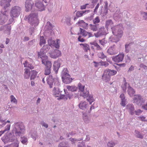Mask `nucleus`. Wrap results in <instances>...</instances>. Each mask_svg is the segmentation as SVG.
<instances>
[{"instance_id": "obj_43", "label": "nucleus", "mask_w": 147, "mask_h": 147, "mask_svg": "<svg viewBox=\"0 0 147 147\" xmlns=\"http://www.w3.org/2000/svg\"><path fill=\"white\" fill-rule=\"evenodd\" d=\"M19 142L18 140H16L15 142L12 143L10 146H7V147H18Z\"/></svg>"}, {"instance_id": "obj_41", "label": "nucleus", "mask_w": 147, "mask_h": 147, "mask_svg": "<svg viewBox=\"0 0 147 147\" xmlns=\"http://www.w3.org/2000/svg\"><path fill=\"white\" fill-rule=\"evenodd\" d=\"M80 45L83 47V49L85 51H87L88 50H90V47L89 45L86 44H81Z\"/></svg>"}, {"instance_id": "obj_18", "label": "nucleus", "mask_w": 147, "mask_h": 147, "mask_svg": "<svg viewBox=\"0 0 147 147\" xmlns=\"http://www.w3.org/2000/svg\"><path fill=\"white\" fill-rule=\"evenodd\" d=\"M61 54L60 51L57 49H56L50 53V57L52 58L55 59L60 56Z\"/></svg>"}, {"instance_id": "obj_47", "label": "nucleus", "mask_w": 147, "mask_h": 147, "mask_svg": "<svg viewBox=\"0 0 147 147\" xmlns=\"http://www.w3.org/2000/svg\"><path fill=\"white\" fill-rule=\"evenodd\" d=\"M99 42L101 45L104 47L107 44V40H105V38H104L101 40H99Z\"/></svg>"}, {"instance_id": "obj_29", "label": "nucleus", "mask_w": 147, "mask_h": 147, "mask_svg": "<svg viewBox=\"0 0 147 147\" xmlns=\"http://www.w3.org/2000/svg\"><path fill=\"white\" fill-rule=\"evenodd\" d=\"M53 26L49 22H47V25L45 26V30H52Z\"/></svg>"}, {"instance_id": "obj_45", "label": "nucleus", "mask_w": 147, "mask_h": 147, "mask_svg": "<svg viewBox=\"0 0 147 147\" xmlns=\"http://www.w3.org/2000/svg\"><path fill=\"white\" fill-rule=\"evenodd\" d=\"M135 134L136 137L138 138L142 139L144 137L141 134L138 130H135Z\"/></svg>"}, {"instance_id": "obj_42", "label": "nucleus", "mask_w": 147, "mask_h": 147, "mask_svg": "<svg viewBox=\"0 0 147 147\" xmlns=\"http://www.w3.org/2000/svg\"><path fill=\"white\" fill-rule=\"evenodd\" d=\"M88 97L87 98V100L89 102L90 104H91L94 101V99L93 96L91 95H89L88 94V96L86 98ZM86 98V97H85Z\"/></svg>"}, {"instance_id": "obj_54", "label": "nucleus", "mask_w": 147, "mask_h": 147, "mask_svg": "<svg viewBox=\"0 0 147 147\" xmlns=\"http://www.w3.org/2000/svg\"><path fill=\"white\" fill-rule=\"evenodd\" d=\"M98 57L101 59H104L105 58H106V56L105 55L103 52H100L98 54Z\"/></svg>"}, {"instance_id": "obj_31", "label": "nucleus", "mask_w": 147, "mask_h": 147, "mask_svg": "<svg viewBox=\"0 0 147 147\" xmlns=\"http://www.w3.org/2000/svg\"><path fill=\"white\" fill-rule=\"evenodd\" d=\"M77 24L80 26H81L83 27L84 28L86 27L88 25V24L86 23L83 20L79 21L77 23Z\"/></svg>"}, {"instance_id": "obj_28", "label": "nucleus", "mask_w": 147, "mask_h": 147, "mask_svg": "<svg viewBox=\"0 0 147 147\" xmlns=\"http://www.w3.org/2000/svg\"><path fill=\"white\" fill-rule=\"evenodd\" d=\"M90 28L92 30L94 31H96L98 30L99 27V24H90L89 25Z\"/></svg>"}, {"instance_id": "obj_21", "label": "nucleus", "mask_w": 147, "mask_h": 147, "mask_svg": "<svg viewBox=\"0 0 147 147\" xmlns=\"http://www.w3.org/2000/svg\"><path fill=\"white\" fill-rule=\"evenodd\" d=\"M32 1L31 0H27L25 4V7L26 8V11H28L31 9L32 7Z\"/></svg>"}, {"instance_id": "obj_48", "label": "nucleus", "mask_w": 147, "mask_h": 147, "mask_svg": "<svg viewBox=\"0 0 147 147\" xmlns=\"http://www.w3.org/2000/svg\"><path fill=\"white\" fill-rule=\"evenodd\" d=\"M105 5H104V13L106 14L108 13V3L107 1H106L104 2Z\"/></svg>"}, {"instance_id": "obj_53", "label": "nucleus", "mask_w": 147, "mask_h": 147, "mask_svg": "<svg viewBox=\"0 0 147 147\" xmlns=\"http://www.w3.org/2000/svg\"><path fill=\"white\" fill-rule=\"evenodd\" d=\"M94 24H97L100 22V19L98 16L96 17L93 20Z\"/></svg>"}, {"instance_id": "obj_39", "label": "nucleus", "mask_w": 147, "mask_h": 147, "mask_svg": "<svg viewBox=\"0 0 147 147\" xmlns=\"http://www.w3.org/2000/svg\"><path fill=\"white\" fill-rule=\"evenodd\" d=\"M4 29L7 32V33L8 34H10L11 28L10 24H8L6 25L4 27Z\"/></svg>"}, {"instance_id": "obj_38", "label": "nucleus", "mask_w": 147, "mask_h": 147, "mask_svg": "<svg viewBox=\"0 0 147 147\" xmlns=\"http://www.w3.org/2000/svg\"><path fill=\"white\" fill-rule=\"evenodd\" d=\"M113 22L111 20H108L106 21L105 23V27L108 28L109 27H111L113 25Z\"/></svg>"}, {"instance_id": "obj_50", "label": "nucleus", "mask_w": 147, "mask_h": 147, "mask_svg": "<svg viewBox=\"0 0 147 147\" xmlns=\"http://www.w3.org/2000/svg\"><path fill=\"white\" fill-rule=\"evenodd\" d=\"M83 119L85 122L86 123H89L90 121V118L86 115L84 116Z\"/></svg>"}, {"instance_id": "obj_36", "label": "nucleus", "mask_w": 147, "mask_h": 147, "mask_svg": "<svg viewBox=\"0 0 147 147\" xmlns=\"http://www.w3.org/2000/svg\"><path fill=\"white\" fill-rule=\"evenodd\" d=\"M58 147H69L68 143L67 142H62L59 144Z\"/></svg>"}, {"instance_id": "obj_32", "label": "nucleus", "mask_w": 147, "mask_h": 147, "mask_svg": "<svg viewBox=\"0 0 147 147\" xmlns=\"http://www.w3.org/2000/svg\"><path fill=\"white\" fill-rule=\"evenodd\" d=\"M1 139L5 144L8 142H11L9 136L8 134L5 136L4 137L2 138ZM10 140H11L10 139Z\"/></svg>"}, {"instance_id": "obj_51", "label": "nucleus", "mask_w": 147, "mask_h": 147, "mask_svg": "<svg viewBox=\"0 0 147 147\" xmlns=\"http://www.w3.org/2000/svg\"><path fill=\"white\" fill-rule=\"evenodd\" d=\"M45 40L44 39L43 36H41L40 38V42L39 44L41 46L43 45L45 43Z\"/></svg>"}, {"instance_id": "obj_17", "label": "nucleus", "mask_w": 147, "mask_h": 147, "mask_svg": "<svg viewBox=\"0 0 147 147\" xmlns=\"http://www.w3.org/2000/svg\"><path fill=\"white\" fill-rule=\"evenodd\" d=\"M124 56V54L123 53L119 54L113 58V60L117 63L121 62L123 61Z\"/></svg>"}, {"instance_id": "obj_19", "label": "nucleus", "mask_w": 147, "mask_h": 147, "mask_svg": "<svg viewBox=\"0 0 147 147\" xmlns=\"http://www.w3.org/2000/svg\"><path fill=\"white\" fill-rule=\"evenodd\" d=\"M61 65V63L60 60L54 61L53 65V69L56 73H57Z\"/></svg>"}, {"instance_id": "obj_63", "label": "nucleus", "mask_w": 147, "mask_h": 147, "mask_svg": "<svg viewBox=\"0 0 147 147\" xmlns=\"http://www.w3.org/2000/svg\"><path fill=\"white\" fill-rule=\"evenodd\" d=\"M71 20L70 18H66L65 19V22L66 23L67 25L68 26H70L71 25L70 23Z\"/></svg>"}, {"instance_id": "obj_23", "label": "nucleus", "mask_w": 147, "mask_h": 147, "mask_svg": "<svg viewBox=\"0 0 147 147\" xmlns=\"http://www.w3.org/2000/svg\"><path fill=\"white\" fill-rule=\"evenodd\" d=\"M126 109L131 115L134 114V105L132 104H128L126 106Z\"/></svg>"}, {"instance_id": "obj_10", "label": "nucleus", "mask_w": 147, "mask_h": 147, "mask_svg": "<svg viewBox=\"0 0 147 147\" xmlns=\"http://www.w3.org/2000/svg\"><path fill=\"white\" fill-rule=\"evenodd\" d=\"M78 87L80 91L81 92L80 95L81 96H82L84 98L87 97L88 96L89 92L88 91H85L84 90V86L82 85L81 83H79Z\"/></svg>"}, {"instance_id": "obj_44", "label": "nucleus", "mask_w": 147, "mask_h": 147, "mask_svg": "<svg viewBox=\"0 0 147 147\" xmlns=\"http://www.w3.org/2000/svg\"><path fill=\"white\" fill-rule=\"evenodd\" d=\"M3 15H0V24H3L6 21L7 19H6L3 16Z\"/></svg>"}, {"instance_id": "obj_15", "label": "nucleus", "mask_w": 147, "mask_h": 147, "mask_svg": "<svg viewBox=\"0 0 147 147\" xmlns=\"http://www.w3.org/2000/svg\"><path fill=\"white\" fill-rule=\"evenodd\" d=\"M11 1V0H1L0 1V5L4 9H5L6 8L10 7Z\"/></svg>"}, {"instance_id": "obj_11", "label": "nucleus", "mask_w": 147, "mask_h": 147, "mask_svg": "<svg viewBox=\"0 0 147 147\" xmlns=\"http://www.w3.org/2000/svg\"><path fill=\"white\" fill-rule=\"evenodd\" d=\"M46 52H44L42 49H40V52H38V57H40L42 59V63H45V62L49 61L47 60L48 57L45 55Z\"/></svg>"}, {"instance_id": "obj_2", "label": "nucleus", "mask_w": 147, "mask_h": 147, "mask_svg": "<svg viewBox=\"0 0 147 147\" xmlns=\"http://www.w3.org/2000/svg\"><path fill=\"white\" fill-rule=\"evenodd\" d=\"M28 22L32 26H36L38 24V13H37L30 14L27 17Z\"/></svg>"}, {"instance_id": "obj_60", "label": "nucleus", "mask_w": 147, "mask_h": 147, "mask_svg": "<svg viewBox=\"0 0 147 147\" xmlns=\"http://www.w3.org/2000/svg\"><path fill=\"white\" fill-rule=\"evenodd\" d=\"M127 84V83L126 82V80H124V83L122 86H121L122 89L124 91H126Z\"/></svg>"}, {"instance_id": "obj_5", "label": "nucleus", "mask_w": 147, "mask_h": 147, "mask_svg": "<svg viewBox=\"0 0 147 147\" xmlns=\"http://www.w3.org/2000/svg\"><path fill=\"white\" fill-rule=\"evenodd\" d=\"M56 84L54 85V88L53 90V93L54 96L56 97H59L58 99H63L64 100H67V97L65 95H64L62 94V91H61L59 88L57 87Z\"/></svg>"}, {"instance_id": "obj_55", "label": "nucleus", "mask_w": 147, "mask_h": 147, "mask_svg": "<svg viewBox=\"0 0 147 147\" xmlns=\"http://www.w3.org/2000/svg\"><path fill=\"white\" fill-rule=\"evenodd\" d=\"M20 141L22 143L25 144L27 142L28 139L26 137L24 136L21 138Z\"/></svg>"}, {"instance_id": "obj_8", "label": "nucleus", "mask_w": 147, "mask_h": 147, "mask_svg": "<svg viewBox=\"0 0 147 147\" xmlns=\"http://www.w3.org/2000/svg\"><path fill=\"white\" fill-rule=\"evenodd\" d=\"M21 8L18 6L12 7L10 12L11 17H17L20 15Z\"/></svg>"}, {"instance_id": "obj_25", "label": "nucleus", "mask_w": 147, "mask_h": 147, "mask_svg": "<svg viewBox=\"0 0 147 147\" xmlns=\"http://www.w3.org/2000/svg\"><path fill=\"white\" fill-rule=\"evenodd\" d=\"M129 86L127 88V92L128 94L130 96H132L134 94L135 91L130 85L129 84H128Z\"/></svg>"}, {"instance_id": "obj_59", "label": "nucleus", "mask_w": 147, "mask_h": 147, "mask_svg": "<svg viewBox=\"0 0 147 147\" xmlns=\"http://www.w3.org/2000/svg\"><path fill=\"white\" fill-rule=\"evenodd\" d=\"M3 15V16L6 19H8V17H7V12L5 11H4L2 12V11L1 12V13H0V15L2 16V15Z\"/></svg>"}, {"instance_id": "obj_61", "label": "nucleus", "mask_w": 147, "mask_h": 147, "mask_svg": "<svg viewBox=\"0 0 147 147\" xmlns=\"http://www.w3.org/2000/svg\"><path fill=\"white\" fill-rule=\"evenodd\" d=\"M55 41L53 40H52V39H49L48 40V43L50 46L51 45H54L55 44Z\"/></svg>"}, {"instance_id": "obj_12", "label": "nucleus", "mask_w": 147, "mask_h": 147, "mask_svg": "<svg viewBox=\"0 0 147 147\" xmlns=\"http://www.w3.org/2000/svg\"><path fill=\"white\" fill-rule=\"evenodd\" d=\"M45 66V75H49L51 73V69L52 66V63L50 61H47L45 63H42Z\"/></svg>"}, {"instance_id": "obj_56", "label": "nucleus", "mask_w": 147, "mask_h": 147, "mask_svg": "<svg viewBox=\"0 0 147 147\" xmlns=\"http://www.w3.org/2000/svg\"><path fill=\"white\" fill-rule=\"evenodd\" d=\"M31 137L34 140H35L37 137V132L36 131H34L31 134Z\"/></svg>"}, {"instance_id": "obj_35", "label": "nucleus", "mask_w": 147, "mask_h": 147, "mask_svg": "<svg viewBox=\"0 0 147 147\" xmlns=\"http://www.w3.org/2000/svg\"><path fill=\"white\" fill-rule=\"evenodd\" d=\"M25 72L24 74V78L26 79L29 78L30 76V70L27 68L24 69Z\"/></svg>"}, {"instance_id": "obj_16", "label": "nucleus", "mask_w": 147, "mask_h": 147, "mask_svg": "<svg viewBox=\"0 0 147 147\" xmlns=\"http://www.w3.org/2000/svg\"><path fill=\"white\" fill-rule=\"evenodd\" d=\"M107 53L110 55L116 54L117 53L115 45H114L108 48Z\"/></svg>"}, {"instance_id": "obj_24", "label": "nucleus", "mask_w": 147, "mask_h": 147, "mask_svg": "<svg viewBox=\"0 0 147 147\" xmlns=\"http://www.w3.org/2000/svg\"><path fill=\"white\" fill-rule=\"evenodd\" d=\"M121 37H118V36H112L109 38V41L113 42H118Z\"/></svg>"}, {"instance_id": "obj_14", "label": "nucleus", "mask_w": 147, "mask_h": 147, "mask_svg": "<svg viewBox=\"0 0 147 147\" xmlns=\"http://www.w3.org/2000/svg\"><path fill=\"white\" fill-rule=\"evenodd\" d=\"M106 34V31L104 26L100 27L99 29L98 32L94 34L96 38H98L103 35H105Z\"/></svg>"}, {"instance_id": "obj_9", "label": "nucleus", "mask_w": 147, "mask_h": 147, "mask_svg": "<svg viewBox=\"0 0 147 147\" xmlns=\"http://www.w3.org/2000/svg\"><path fill=\"white\" fill-rule=\"evenodd\" d=\"M133 101V102L139 105H141L145 102L144 99L139 94L134 95Z\"/></svg>"}, {"instance_id": "obj_6", "label": "nucleus", "mask_w": 147, "mask_h": 147, "mask_svg": "<svg viewBox=\"0 0 147 147\" xmlns=\"http://www.w3.org/2000/svg\"><path fill=\"white\" fill-rule=\"evenodd\" d=\"M68 72L67 69L65 68L63 70L61 74L62 81L63 82L66 84L70 83L72 80Z\"/></svg>"}, {"instance_id": "obj_58", "label": "nucleus", "mask_w": 147, "mask_h": 147, "mask_svg": "<svg viewBox=\"0 0 147 147\" xmlns=\"http://www.w3.org/2000/svg\"><path fill=\"white\" fill-rule=\"evenodd\" d=\"M78 147H86L85 142H78Z\"/></svg>"}, {"instance_id": "obj_49", "label": "nucleus", "mask_w": 147, "mask_h": 147, "mask_svg": "<svg viewBox=\"0 0 147 147\" xmlns=\"http://www.w3.org/2000/svg\"><path fill=\"white\" fill-rule=\"evenodd\" d=\"M50 48V46L49 45H46L42 47V48L41 49H42L44 51V52L46 53L47 51L49 50Z\"/></svg>"}, {"instance_id": "obj_20", "label": "nucleus", "mask_w": 147, "mask_h": 147, "mask_svg": "<svg viewBox=\"0 0 147 147\" xmlns=\"http://www.w3.org/2000/svg\"><path fill=\"white\" fill-rule=\"evenodd\" d=\"M122 17L123 14L119 10L116 11L113 16L114 19L116 20L121 19Z\"/></svg>"}, {"instance_id": "obj_37", "label": "nucleus", "mask_w": 147, "mask_h": 147, "mask_svg": "<svg viewBox=\"0 0 147 147\" xmlns=\"http://www.w3.org/2000/svg\"><path fill=\"white\" fill-rule=\"evenodd\" d=\"M80 33H78V35H82L84 36H86L88 35V32L80 28Z\"/></svg>"}, {"instance_id": "obj_40", "label": "nucleus", "mask_w": 147, "mask_h": 147, "mask_svg": "<svg viewBox=\"0 0 147 147\" xmlns=\"http://www.w3.org/2000/svg\"><path fill=\"white\" fill-rule=\"evenodd\" d=\"M67 88L69 91L71 92L75 91L77 90V88L75 86H67Z\"/></svg>"}, {"instance_id": "obj_13", "label": "nucleus", "mask_w": 147, "mask_h": 147, "mask_svg": "<svg viewBox=\"0 0 147 147\" xmlns=\"http://www.w3.org/2000/svg\"><path fill=\"white\" fill-rule=\"evenodd\" d=\"M46 4H44V3L40 0H36L35 3L36 7L38 8L39 11H42L45 9Z\"/></svg>"}, {"instance_id": "obj_22", "label": "nucleus", "mask_w": 147, "mask_h": 147, "mask_svg": "<svg viewBox=\"0 0 147 147\" xmlns=\"http://www.w3.org/2000/svg\"><path fill=\"white\" fill-rule=\"evenodd\" d=\"M90 11L89 10H87L82 11H78L76 13V17L74 18V20H76L77 18H78L82 17L83 14L85 13H88Z\"/></svg>"}, {"instance_id": "obj_30", "label": "nucleus", "mask_w": 147, "mask_h": 147, "mask_svg": "<svg viewBox=\"0 0 147 147\" xmlns=\"http://www.w3.org/2000/svg\"><path fill=\"white\" fill-rule=\"evenodd\" d=\"M23 64L25 67H27L32 69L34 68V67L31 64L29 63L27 61H26L24 63H23Z\"/></svg>"}, {"instance_id": "obj_26", "label": "nucleus", "mask_w": 147, "mask_h": 147, "mask_svg": "<svg viewBox=\"0 0 147 147\" xmlns=\"http://www.w3.org/2000/svg\"><path fill=\"white\" fill-rule=\"evenodd\" d=\"M87 104L85 101H81L79 105V108L82 110H85L86 109Z\"/></svg>"}, {"instance_id": "obj_1", "label": "nucleus", "mask_w": 147, "mask_h": 147, "mask_svg": "<svg viewBox=\"0 0 147 147\" xmlns=\"http://www.w3.org/2000/svg\"><path fill=\"white\" fill-rule=\"evenodd\" d=\"M25 127L23 123L20 122L15 123L13 125V127L12 133L8 134L9 136L11 142H16L17 140L16 137L21 136L24 134Z\"/></svg>"}, {"instance_id": "obj_33", "label": "nucleus", "mask_w": 147, "mask_h": 147, "mask_svg": "<svg viewBox=\"0 0 147 147\" xmlns=\"http://www.w3.org/2000/svg\"><path fill=\"white\" fill-rule=\"evenodd\" d=\"M1 139L5 144L8 142H11L9 136L8 134L5 136L4 137L2 138ZM10 140H11L10 139Z\"/></svg>"}, {"instance_id": "obj_62", "label": "nucleus", "mask_w": 147, "mask_h": 147, "mask_svg": "<svg viewBox=\"0 0 147 147\" xmlns=\"http://www.w3.org/2000/svg\"><path fill=\"white\" fill-rule=\"evenodd\" d=\"M36 27V26L34 27V26H32L31 25L29 29V32L31 35L32 34V33L33 32L35 28Z\"/></svg>"}, {"instance_id": "obj_3", "label": "nucleus", "mask_w": 147, "mask_h": 147, "mask_svg": "<svg viewBox=\"0 0 147 147\" xmlns=\"http://www.w3.org/2000/svg\"><path fill=\"white\" fill-rule=\"evenodd\" d=\"M117 73V71L109 69L105 70L102 76V78L105 82H108L110 80L111 76L114 75L116 74Z\"/></svg>"}, {"instance_id": "obj_27", "label": "nucleus", "mask_w": 147, "mask_h": 147, "mask_svg": "<svg viewBox=\"0 0 147 147\" xmlns=\"http://www.w3.org/2000/svg\"><path fill=\"white\" fill-rule=\"evenodd\" d=\"M90 44L96 47L95 49L97 51H100L102 49V48L99 46V45L95 41L93 42L90 43Z\"/></svg>"}, {"instance_id": "obj_7", "label": "nucleus", "mask_w": 147, "mask_h": 147, "mask_svg": "<svg viewBox=\"0 0 147 147\" xmlns=\"http://www.w3.org/2000/svg\"><path fill=\"white\" fill-rule=\"evenodd\" d=\"M47 83L50 88L54 87V85L56 84L57 86L60 85V83L57 78H53L52 76L50 75L47 80Z\"/></svg>"}, {"instance_id": "obj_64", "label": "nucleus", "mask_w": 147, "mask_h": 147, "mask_svg": "<svg viewBox=\"0 0 147 147\" xmlns=\"http://www.w3.org/2000/svg\"><path fill=\"white\" fill-rule=\"evenodd\" d=\"M142 16H143L144 19L145 20H147V13L142 12L141 13Z\"/></svg>"}, {"instance_id": "obj_46", "label": "nucleus", "mask_w": 147, "mask_h": 147, "mask_svg": "<svg viewBox=\"0 0 147 147\" xmlns=\"http://www.w3.org/2000/svg\"><path fill=\"white\" fill-rule=\"evenodd\" d=\"M131 43L129 44H126L125 45V51L126 53H128L131 48Z\"/></svg>"}, {"instance_id": "obj_4", "label": "nucleus", "mask_w": 147, "mask_h": 147, "mask_svg": "<svg viewBox=\"0 0 147 147\" xmlns=\"http://www.w3.org/2000/svg\"><path fill=\"white\" fill-rule=\"evenodd\" d=\"M113 35L121 37L123 34V28L121 24H119L111 27Z\"/></svg>"}, {"instance_id": "obj_57", "label": "nucleus", "mask_w": 147, "mask_h": 147, "mask_svg": "<svg viewBox=\"0 0 147 147\" xmlns=\"http://www.w3.org/2000/svg\"><path fill=\"white\" fill-rule=\"evenodd\" d=\"M116 144V143L115 142L111 141L109 142L107 144V146L108 147H113Z\"/></svg>"}, {"instance_id": "obj_34", "label": "nucleus", "mask_w": 147, "mask_h": 147, "mask_svg": "<svg viewBox=\"0 0 147 147\" xmlns=\"http://www.w3.org/2000/svg\"><path fill=\"white\" fill-rule=\"evenodd\" d=\"M30 80H33L36 77L37 74V72L34 70H31L30 72Z\"/></svg>"}, {"instance_id": "obj_52", "label": "nucleus", "mask_w": 147, "mask_h": 147, "mask_svg": "<svg viewBox=\"0 0 147 147\" xmlns=\"http://www.w3.org/2000/svg\"><path fill=\"white\" fill-rule=\"evenodd\" d=\"M69 140L70 141H71L72 144H75L76 141H79L81 140H83V138H81V139H77L75 138H71L69 139Z\"/></svg>"}]
</instances>
